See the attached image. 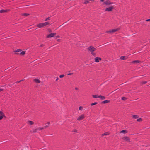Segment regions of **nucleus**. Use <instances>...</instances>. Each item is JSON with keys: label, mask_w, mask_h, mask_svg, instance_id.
<instances>
[{"label": "nucleus", "mask_w": 150, "mask_h": 150, "mask_svg": "<svg viewBox=\"0 0 150 150\" xmlns=\"http://www.w3.org/2000/svg\"><path fill=\"white\" fill-rule=\"evenodd\" d=\"M79 109L80 110H82L83 109V107L81 106H80L79 108Z\"/></svg>", "instance_id": "obj_26"}, {"label": "nucleus", "mask_w": 150, "mask_h": 150, "mask_svg": "<svg viewBox=\"0 0 150 150\" xmlns=\"http://www.w3.org/2000/svg\"><path fill=\"white\" fill-rule=\"evenodd\" d=\"M114 8L113 6H112L108 8H106L105 11H112Z\"/></svg>", "instance_id": "obj_5"}, {"label": "nucleus", "mask_w": 150, "mask_h": 150, "mask_svg": "<svg viewBox=\"0 0 150 150\" xmlns=\"http://www.w3.org/2000/svg\"><path fill=\"white\" fill-rule=\"evenodd\" d=\"M3 118L2 115L0 116V120L2 119Z\"/></svg>", "instance_id": "obj_34"}, {"label": "nucleus", "mask_w": 150, "mask_h": 150, "mask_svg": "<svg viewBox=\"0 0 150 150\" xmlns=\"http://www.w3.org/2000/svg\"><path fill=\"white\" fill-rule=\"evenodd\" d=\"M122 99L123 100H125L126 99V98L125 97H122Z\"/></svg>", "instance_id": "obj_27"}, {"label": "nucleus", "mask_w": 150, "mask_h": 150, "mask_svg": "<svg viewBox=\"0 0 150 150\" xmlns=\"http://www.w3.org/2000/svg\"><path fill=\"white\" fill-rule=\"evenodd\" d=\"M73 132H77V130L76 129H74L73 130Z\"/></svg>", "instance_id": "obj_37"}, {"label": "nucleus", "mask_w": 150, "mask_h": 150, "mask_svg": "<svg viewBox=\"0 0 150 150\" xmlns=\"http://www.w3.org/2000/svg\"><path fill=\"white\" fill-rule=\"evenodd\" d=\"M28 122L30 125H32L33 124V122L32 121H29Z\"/></svg>", "instance_id": "obj_25"}, {"label": "nucleus", "mask_w": 150, "mask_h": 150, "mask_svg": "<svg viewBox=\"0 0 150 150\" xmlns=\"http://www.w3.org/2000/svg\"><path fill=\"white\" fill-rule=\"evenodd\" d=\"M23 80H20V81H17L16 82V83H19L20 82H21V81H23Z\"/></svg>", "instance_id": "obj_35"}, {"label": "nucleus", "mask_w": 150, "mask_h": 150, "mask_svg": "<svg viewBox=\"0 0 150 150\" xmlns=\"http://www.w3.org/2000/svg\"><path fill=\"white\" fill-rule=\"evenodd\" d=\"M25 54V52L24 51H23L20 53L21 54L24 55Z\"/></svg>", "instance_id": "obj_24"}, {"label": "nucleus", "mask_w": 150, "mask_h": 150, "mask_svg": "<svg viewBox=\"0 0 150 150\" xmlns=\"http://www.w3.org/2000/svg\"><path fill=\"white\" fill-rule=\"evenodd\" d=\"M120 59L121 60H125L126 59V57L124 56H121L120 57Z\"/></svg>", "instance_id": "obj_11"}, {"label": "nucleus", "mask_w": 150, "mask_h": 150, "mask_svg": "<svg viewBox=\"0 0 150 150\" xmlns=\"http://www.w3.org/2000/svg\"><path fill=\"white\" fill-rule=\"evenodd\" d=\"M34 81L36 83H40V81L38 79H35Z\"/></svg>", "instance_id": "obj_13"}, {"label": "nucleus", "mask_w": 150, "mask_h": 150, "mask_svg": "<svg viewBox=\"0 0 150 150\" xmlns=\"http://www.w3.org/2000/svg\"><path fill=\"white\" fill-rule=\"evenodd\" d=\"M50 123H48L44 127H48V125H49Z\"/></svg>", "instance_id": "obj_30"}, {"label": "nucleus", "mask_w": 150, "mask_h": 150, "mask_svg": "<svg viewBox=\"0 0 150 150\" xmlns=\"http://www.w3.org/2000/svg\"><path fill=\"white\" fill-rule=\"evenodd\" d=\"M75 89L76 90H77L78 89V88H75Z\"/></svg>", "instance_id": "obj_40"}, {"label": "nucleus", "mask_w": 150, "mask_h": 150, "mask_svg": "<svg viewBox=\"0 0 150 150\" xmlns=\"http://www.w3.org/2000/svg\"><path fill=\"white\" fill-rule=\"evenodd\" d=\"M64 75H61L59 76V77L60 78H62V77H64Z\"/></svg>", "instance_id": "obj_32"}, {"label": "nucleus", "mask_w": 150, "mask_h": 150, "mask_svg": "<svg viewBox=\"0 0 150 150\" xmlns=\"http://www.w3.org/2000/svg\"><path fill=\"white\" fill-rule=\"evenodd\" d=\"M138 116L137 115H133V117L134 118L136 119L138 118Z\"/></svg>", "instance_id": "obj_19"}, {"label": "nucleus", "mask_w": 150, "mask_h": 150, "mask_svg": "<svg viewBox=\"0 0 150 150\" xmlns=\"http://www.w3.org/2000/svg\"><path fill=\"white\" fill-rule=\"evenodd\" d=\"M108 134H109V133H108V132H105V133H104L103 134H102V136H103L104 135H108Z\"/></svg>", "instance_id": "obj_20"}, {"label": "nucleus", "mask_w": 150, "mask_h": 150, "mask_svg": "<svg viewBox=\"0 0 150 150\" xmlns=\"http://www.w3.org/2000/svg\"><path fill=\"white\" fill-rule=\"evenodd\" d=\"M88 49L93 55L95 56L96 54L93 52L96 50V48L92 46H90L88 48Z\"/></svg>", "instance_id": "obj_1"}, {"label": "nucleus", "mask_w": 150, "mask_h": 150, "mask_svg": "<svg viewBox=\"0 0 150 150\" xmlns=\"http://www.w3.org/2000/svg\"><path fill=\"white\" fill-rule=\"evenodd\" d=\"M49 23L48 22H45V23H41L37 25V26L39 28L43 27L46 26L49 24Z\"/></svg>", "instance_id": "obj_2"}, {"label": "nucleus", "mask_w": 150, "mask_h": 150, "mask_svg": "<svg viewBox=\"0 0 150 150\" xmlns=\"http://www.w3.org/2000/svg\"><path fill=\"white\" fill-rule=\"evenodd\" d=\"M119 29L118 28H116L114 29L110 30L108 31H107L106 32V33L111 34L119 30Z\"/></svg>", "instance_id": "obj_4"}, {"label": "nucleus", "mask_w": 150, "mask_h": 150, "mask_svg": "<svg viewBox=\"0 0 150 150\" xmlns=\"http://www.w3.org/2000/svg\"><path fill=\"white\" fill-rule=\"evenodd\" d=\"M101 60V59L100 57H96L95 58V61L97 62H98L99 60Z\"/></svg>", "instance_id": "obj_8"}, {"label": "nucleus", "mask_w": 150, "mask_h": 150, "mask_svg": "<svg viewBox=\"0 0 150 150\" xmlns=\"http://www.w3.org/2000/svg\"><path fill=\"white\" fill-rule=\"evenodd\" d=\"M123 139L127 141V142H128L130 140V139L128 137H125L123 138Z\"/></svg>", "instance_id": "obj_9"}, {"label": "nucleus", "mask_w": 150, "mask_h": 150, "mask_svg": "<svg viewBox=\"0 0 150 150\" xmlns=\"http://www.w3.org/2000/svg\"><path fill=\"white\" fill-rule=\"evenodd\" d=\"M88 1H85V2H84V3L85 4H86L87 3H88Z\"/></svg>", "instance_id": "obj_38"}, {"label": "nucleus", "mask_w": 150, "mask_h": 150, "mask_svg": "<svg viewBox=\"0 0 150 150\" xmlns=\"http://www.w3.org/2000/svg\"><path fill=\"white\" fill-rule=\"evenodd\" d=\"M142 120V119L141 118H139L137 119V121L138 122L141 121Z\"/></svg>", "instance_id": "obj_29"}, {"label": "nucleus", "mask_w": 150, "mask_h": 150, "mask_svg": "<svg viewBox=\"0 0 150 150\" xmlns=\"http://www.w3.org/2000/svg\"><path fill=\"white\" fill-rule=\"evenodd\" d=\"M21 50L19 49H17L14 52H21Z\"/></svg>", "instance_id": "obj_21"}, {"label": "nucleus", "mask_w": 150, "mask_h": 150, "mask_svg": "<svg viewBox=\"0 0 150 150\" xmlns=\"http://www.w3.org/2000/svg\"><path fill=\"white\" fill-rule=\"evenodd\" d=\"M59 37V36H58L57 37V38H58Z\"/></svg>", "instance_id": "obj_43"}, {"label": "nucleus", "mask_w": 150, "mask_h": 150, "mask_svg": "<svg viewBox=\"0 0 150 150\" xmlns=\"http://www.w3.org/2000/svg\"><path fill=\"white\" fill-rule=\"evenodd\" d=\"M98 98H99L103 100L105 99V97L104 96H103L101 95H100V96H99Z\"/></svg>", "instance_id": "obj_10"}, {"label": "nucleus", "mask_w": 150, "mask_h": 150, "mask_svg": "<svg viewBox=\"0 0 150 150\" xmlns=\"http://www.w3.org/2000/svg\"><path fill=\"white\" fill-rule=\"evenodd\" d=\"M43 129V128H40L39 129H35V131H34L35 132H38V131L39 130H42V129Z\"/></svg>", "instance_id": "obj_18"}, {"label": "nucleus", "mask_w": 150, "mask_h": 150, "mask_svg": "<svg viewBox=\"0 0 150 150\" xmlns=\"http://www.w3.org/2000/svg\"><path fill=\"white\" fill-rule=\"evenodd\" d=\"M59 79V78H57V79H56V81H57V80H58Z\"/></svg>", "instance_id": "obj_41"}, {"label": "nucleus", "mask_w": 150, "mask_h": 150, "mask_svg": "<svg viewBox=\"0 0 150 150\" xmlns=\"http://www.w3.org/2000/svg\"><path fill=\"white\" fill-rule=\"evenodd\" d=\"M150 21V19H148L146 20V21Z\"/></svg>", "instance_id": "obj_36"}, {"label": "nucleus", "mask_w": 150, "mask_h": 150, "mask_svg": "<svg viewBox=\"0 0 150 150\" xmlns=\"http://www.w3.org/2000/svg\"><path fill=\"white\" fill-rule=\"evenodd\" d=\"M50 17H47L45 19V21H47L49 20H50Z\"/></svg>", "instance_id": "obj_28"}, {"label": "nucleus", "mask_w": 150, "mask_h": 150, "mask_svg": "<svg viewBox=\"0 0 150 150\" xmlns=\"http://www.w3.org/2000/svg\"><path fill=\"white\" fill-rule=\"evenodd\" d=\"M104 5H109L112 4L110 2V1H101Z\"/></svg>", "instance_id": "obj_3"}, {"label": "nucleus", "mask_w": 150, "mask_h": 150, "mask_svg": "<svg viewBox=\"0 0 150 150\" xmlns=\"http://www.w3.org/2000/svg\"><path fill=\"white\" fill-rule=\"evenodd\" d=\"M127 130H122L120 132V133H127Z\"/></svg>", "instance_id": "obj_17"}, {"label": "nucleus", "mask_w": 150, "mask_h": 150, "mask_svg": "<svg viewBox=\"0 0 150 150\" xmlns=\"http://www.w3.org/2000/svg\"><path fill=\"white\" fill-rule=\"evenodd\" d=\"M22 15L23 16H26L29 15V14L25 13H23V14H22Z\"/></svg>", "instance_id": "obj_23"}, {"label": "nucleus", "mask_w": 150, "mask_h": 150, "mask_svg": "<svg viewBox=\"0 0 150 150\" xmlns=\"http://www.w3.org/2000/svg\"><path fill=\"white\" fill-rule=\"evenodd\" d=\"M3 115V113L1 111H0V115Z\"/></svg>", "instance_id": "obj_31"}, {"label": "nucleus", "mask_w": 150, "mask_h": 150, "mask_svg": "<svg viewBox=\"0 0 150 150\" xmlns=\"http://www.w3.org/2000/svg\"><path fill=\"white\" fill-rule=\"evenodd\" d=\"M140 61L138 60H134L132 62V63H139L140 62Z\"/></svg>", "instance_id": "obj_12"}, {"label": "nucleus", "mask_w": 150, "mask_h": 150, "mask_svg": "<svg viewBox=\"0 0 150 150\" xmlns=\"http://www.w3.org/2000/svg\"><path fill=\"white\" fill-rule=\"evenodd\" d=\"M97 103L96 102H94V103H92L91 104V106H93V105H95L96 104H97Z\"/></svg>", "instance_id": "obj_22"}, {"label": "nucleus", "mask_w": 150, "mask_h": 150, "mask_svg": "<svg viewBox=\"0 0 150 150\" xmlns=\"http://www.w3.org/2000/svg\"><path fill=\"white\" fill-rule=\"evenodd\" d=\"M109 102V100H105L102 102V103L103 104Z\"/></svg>", "instance_id": "obj_14"}, {"label": "nucleus", "mask_w": 150, "mask_h": 150, "mask_svg": "<svg viewBox=\"0 0 150 150\" xmlns=\"http://www.w3.org/2000/svg\"><path fill=\"white\" fill-rule=\"evenodd\" d=\"M144 83H146V82H143Z\"/></svg>", "instance_id": "obj_42"}, {"label": "nucleus", "mask_w": 150, "mask_h": 150, "mask_svg": "<svg viewBox=\"0 0 150 150\" xmlns=\"http://www.w3.org/2000/svg\"><path fill=\"white\" fill-rule=\"evenodd\" d=\"M3 90V89H1V88L0 89V92H1V91H2Z\"/></svg>", "instance_id": "obj_39"}, {"label": "nucleus", "mask_w": 150, "mask_h": 150, "mask_svg": "<svg viewBox=\"0 0 150 150\" xmlns=\"http://www.w3.org/2000/svg\"><path fill=\"white\" fill-rule=\"evenodd\" d=\"M93 98H98L99 96L97 95H93Z\"/></svg>", "instance_id": "obj_16"}, {"label": "nucleus", "mask_w": 150, "mask_h": 150, "mask_svg": "<svg viewBox=\"0 0 150 150\" xmlns=\"http://www.w3.org/2000/svg\"><path fill=\"white\" fill-rule=\"evenodd\" d=\"M84 118V115L82 114L81 115V116H79L77 120H82Z\"/></svg>", "instance_id": "obj_6"}, {"label": "nucleus", "mask_w": 150, "mask_h": 150, "mask_svg": "<svg viewBox=\"0 0 150 150\" xmlns=\"http://www.w3.org/2000/svg\"><path fill=\"white\" fill-rule=\"evenodd\" d=\"M56 35V33H52L50 34H49L47 36V37H54L55 35Z\"/></svg>", "instance_id": "obj_7"}, {"label": "nucleus", "mask_w": 150, "mask_h": 150, "mask_svg": "<svg viewBox=\"0 0 150 150\" xmlns=\"http://www.w3.org/2000/svg\"><path fill=\"white\" fill-rule=\"evenodd\" d=\"M7 11V10L2 9V10H0V13H4V12H6Z\"/></svg>", "instance_id": "obj_15"}, {"label": "nucleus", "mask_w": 150, "mask_h": 150, "mask_svg": "<svg viewBox=\"0 0 150 150\" xmlns=\"http://www.w3.org/2000/svg\"><path fill=\"white\" fill-rule=\"evenodd\" d=\"M73 74V73H67V75H71Z\"/></svg>", "instance_id": "obj_33"}]
</instances>
